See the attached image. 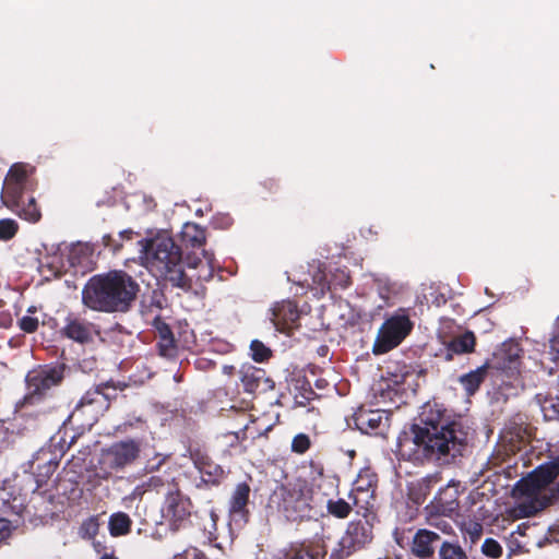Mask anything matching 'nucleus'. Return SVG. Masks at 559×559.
I'll return each mask as SVG.
<instances>
[{"label":"nucleus","instance_id":"nucleus-1","mask_svg":"<svg viewBox=\"0 0 559 559\" xmlns=\"http://www.w3.org/2000/svg\"><path fill=\"white\" fill-rule=\"evenodd\" d=\"M468 426L444 404L428 401L421 406L419 424L411 426L397 440V452L413 463L462 455L467 444Z\"/></svg>","mask_w":559,"mask_h":559},{"label":"nucleus","instance_id":"nucleus-2","mask_svg":"<svg viewBox=\"0 0 559 559\" xmlns=\"http://www.w3.org/2000/svg\"><path fill=\"white\" fill-rule=\"evenodd\" d=\"M140 285L123 270H110L88 278L82 289V304L97 312L126 313L134 304Z\"/></svg>","mask_w":559,"mask_h":559},{"label":"nucleus","instance_id":"nucleus-3","mask_svg":"<svg viewBox=\"0 0 559 559\" xmlns=\"http://www.w3.org/2000/svg\"><path fill=\"white\" fill-rule=\"evenodd\" d=\"M146 258L151 267L166 283L183 292H189L192 288V280L186 274L185 264L195 269L201 260L187 258V262H185L181 248L171 237L157 236L150 240L146 247Z\"/></svg>","mask_w":559,"mask_h":559},{"label":"nucleus","instance_id":"nucleus-4","mask_svg":"<svg viewBox=\"0 0 559 559\" xmlns=\"http://www.w3.org/2000/svg\"><path fill=\"white\" fill-rule=\"evenodd\" d=\"M559 476V455L540 464L526 477L521 478L515 489L521 496L531 500L519 506L522 516H533L559 500V483L548 489L547 493H540L543 489L552 484Z\"/></svg>","mask_w":559,"mask_h":559},{"label":"nucleus","instance_id":"nucleus-5","mask_svg":"<svg viewBox=\"0 0 559 559\" xmlns=\"http://www.w3.org/2000/svg\"><path fill=\"white\" fill-rule=\"evenodd\" d=\"M312 493L307 480L296 479L277 486L271 493L269 503L289 522L318 520L325 513L313 503Z\"/></svg>","mask_w":559,"mask_h":559},{"label":"nucleus","instance_id":"nucleus-6","mask_svg":"<svg viewBox=\"0 0 559 559\" xmlns=\"http://www.w3.org/2000/svg\"><path fill=\"white\" fill-rule=\"evenodd\" d=\"M64 364H47L29 370L25 377L26 394L22 406H38L53 395L64 380Z\"/></svg>","mask_w":559,"mask_h":559},{"label":"nucleus","instance_id":"nucleus-7","mask_svg":"<svg viewBox=\"0 0 559 559\" xmlns=\"http://www.w3.org/2000/svg\"><path fill=\"white\" fill-rule=\"evenodd\" d=\"M414 330L409 308L386 313L376 335L372 353L383 355L400 346Z\"/></svg>","mask_w":559,"mask_h":559},{"label":"nucleus","instance_id":"nucleus-8","mask_svg":"<svg viewBox=\"0 0 559 559\" xmlns=\"http://www.w3.org/2000/svg\"><path fill=\"white\" fill-rule=\"evenodd\" d=\"M373 539V526L368 520H353L332 549L329 559H347L366 548Z\"/></svg>","mask_w":559,"mask_h":559},{"label":"nucleus","instance_id":"nucleus-9","mask_svg":"<svg viewBox=\"0 0 559 559\" xmlns=\"http://www.w3.org/2000/svg\"><path fill=\"white\" fill-rule=\"evenodd\" d=\"M141 442L135 439H126L111 443L103 449L99 457V468L105 474L123 471L132 465L140 456Z\"/></svg>","mask_w":559,"mask_h":559},{"label":"nucleus","instance_id":"nucleus-10","mask_svg":"<svg viewBox=\"0 0 559 559\" xmlns=\"http://www.w3.org/2000/svg\"><path fill=\"white\" fill-rule=\"evenodd\" d=\"M108 409V397L98 390H87L81 397L68 421L80 428H92Z\"/></svg>","mask_w":559,"mask_h":559},{"label":"nucleus","instance_id":"nucleus-11","mask_svg":"<svg viewBox=\"0 0 559 559\" xmlns=\"http://www.w3.org/2000/svg\"><path fill=\"white\" fill-rule=\"evenodd\" d=\"M192 507L191 499L183 495L177 485L167 491L162 514L171 531L177 532L187 524Z\"/></svg>","mask_w":559,"mask_h":559},{"label":"nucleus","instance_id":"nucleus-12","mask_svg":"<svg viewBox=\"0 0 559 559\" xmlns=\"http://www.w3.org/2000/svg\"><path fill=\"white\" fill-rule=\"evenodd\" d=\"M52 444L40 448L27 462V469L36 483L35 490L47 485L59 466L60 459L64 453L63 447L59 451L52 449Z\"/></svg>","mask_w":559,"mask_h":559},{"label":"nucleus","instance_id":"nucleus-13","mask_svg":"<svg viewBox=\"0 0 559 559\" xmlns=\"http://www.w3.org/2000/svg\"><path fill=\"white\" fill-rule=\"evenodd\" d=\"M378 488V475L370 467L362 468L348 493V498L353 501V506L357 509V513H362L366 518L367 513L372 509L376 500V490Z\"/></svg>","mask_w":559,"mask_h":559},{"label":"nucleus","instance_id":"nucleus-14","mask_svg":"<svg viewBox=\"0 0 559 559\" xmlns=\"http://www.w3.org/2000/svg\"><path fill=\"white\" fill-rule=\"evenodd\" d=\"M189 453L194 467L201 474V480L197 485L198 488L217 487L223 483L226 477L223 466L215 463L205 450L194 448L190 449Z\"/></svg>","mask_w":559,"mask_h":559},{"label":"nucleus","instance_id":"nucleus-15","mask_svg":"<svg viewBox=\"0 0 559 559\" xmlns=\"http://www.w3.org/2000/svg\"><path fill=\"white\" fill-rule=\"evenodd\" d=\"M60 334L64 338L85 345L94 341V336L98 334V331L96 324L88 321L85 317L80 313L69 312L63 319Z\"/></svg>","mask_w":559,"mask_h":559},{"label":"nucleus","instance_id":"nucleus-16","mask_svg":"<svg viewBox=\"0 0 559 559\" xmlns=\"http://www.w3.org/2000/svg\"><path fill=\"white\" fill-rule=\"evenodd\" d=\"M388 421L389 417L383 411L359 406L349 419L348 425L353 424L361 433L377 436L383 433L388 427Z\"/></svg>","mask_w":559,"mask_h":559},{"label":"nucleus","instance_id":"nucleus-17","mask_svg":"<svg viewBox=\"0 0 559 559\" xmlns=\"http://www.w3.org/2000/svg\"><path fill=\"white\" fill-rule=\"evenodd\" d=\"M237 374L246 393H265L275 388V382L267 377L266 371L251 364H242Z\"/></svg>","mask_w":559,"mask_h":559},{"label":"nucleus","instance_id":"nucleus-18","mask_svg":"<svg viewBox=\"0 0 559 559\" xmlns=\"http://www.w3.org/2000/svg\"><path fill=\"white\" fill-rule=\"evenodd\" d=\"M441 543V536L437 532L419 528L409 543V552L418 559H433Z\"/></svg>","mask_w":559,"mask_h":559},{"label":"nucleus","instance_id":"nucleus-19","mask_svg":"<svg viewBox=\"0 0 559 559\" xmlns=\"http://www.w3.org/2000/svg\"><path fill=\"white\" fill-rule=\"evenodd\" d=\"M300 312L295 301L283 300L272 308V322L277 331L289 334L298 326Z\"/></svg>","mask_w":559,"mask_h":559},{"label":"nucleus","instance_id":"nucleus-20","mask_svg":"<svg viewBox=\"0 0 559 559\" xmlns=\"http://www.w3.org/2000/svg\"><path fill=\"white\" fill-rule=\"evenodd\" d=\"M459 497V484L450 483L439 489L428 508H430L432 512L437 514L451 515L460 507Z\"/></svg>","mask_w":559,"mask_h":559},{"label":"nucleus","instance_id":"nucleus-21","mask_svg":"<svg viewBox=\"0 0 559 559\" xmlns=\"http://www.w3.org/2000/svg\"><path fill=\"white\" fill-rule=\"evenodd\" d=\"M26 509V499L13 487L0 488V519L22 516Z\"/></svg>","mask_w":559,"mask_h":559},{"label":"nucleus","instance_id":"nucleus-22","mask_svg":"<svg viewBox=\"0 0 559 559\" xmlns=\"http://www.w3.org/2000/svg\"><path fill=\"white\" fill-rule=\"evenodd\" d=\"M153 328L158 334L157 348L160 356L174 358L177 356V345L173 331L159 314H156L152 321Z\"/></svg>","mask_w":559,"mask_h":559},{"label":"nucleus","instance_id":"nucleus-23","mask_svg":"<svg viewBox=\"0 0 559 559\" xmlns=\"http://www.w3.org/2000/svg\"><path fill=\"white\" fill-rule=\"evenodd\" d=\"M476 336L472 331L453 336L444 348V360L450 361L455 355L471 354L475 350Z\"/></svg>","mask_w":559,"mask_h":559},{"label":"nucleus","instance_id":"nucleus-24","mask_svg":"<svg viewBox=\"0 0 559 559\" xmlns=\"http://www.w3.org/2000/svg\"><path fill=\"white\" fill-rule=\"evenodd\" d=\"M441 480L439 473L427 475L411 481L407 486V496L416 504L425 502L432 488Z\"/></svg>","mask_w":559,"mask_h":559},{"label":"nucleus","instance_id":"nucleus-25","mask_svg":"<svg viewBox=\"0 0 559 559\" xmlns=\"http://www.w3.org/2000/svg\"><path fill=\"white\" fill-rule=\"evenodd\" d=\"M251 488L246 481L236 485L229 499V513L231 516H239L247 520L249 515L248 503L250 500Z\"/></svg>","mask_w":559,"mask_h":559},{"label":"nucleus","instance_id":"nucleus-26","mask_svg":"<svg viewBox=\"0 0 559 559\" xmlns=\"http://www.w3.org/2000/svg\"><path fill=\"white\" fill-rule=\"evenodd\" d=\"M488 370V364H485L477 369L469 371L460 377V383L466 391L467 395H473L479 389L480 384L485 381Z\"/></svg>","mask_w":559,"mask_h":559},{"label":"nucleus","instance_id":"nucleus-27","mask_svg":"<svg viewBox=\"0 0 559 559\" xmlns=\"http://www.w3.org/2000/svg\"><path fill=\"white\" fill-rule=\"evenodd\" d=\"M132 520L124 512H116L109 516L108 530L112 537L126 536L131 532Z\"/></svg>","mask_w":559,"mask_h":559},{"label":"nucleus","instance_id":"nucleus-28","mask_svg":"<svg viewBox=\"0 0 559 559\" xmlns=\"http://www.w3.org/2000/svg\"><path fill=\"white\" fill-rule=\"evenodd\" d=\"M12 206L20 217L31 223H36L41 217L40 210L33 197H26Z\"/></svg>","mask_w":559,"mask_h":559},{"label":"nucleus","instance_id":"nucleus-29","mask_svg":"<svg viewBox=\"0 0 559 559\" xmlns=\"http://www.w3.org/2000/svg\"><path fill=\"white\" fill-rule=\"evenodd\" d=\"M317 393L307 380H297L294 386V405L305 407L317 397Z\"/></svg>","mask_w":559,"mask_h":559},{"label":"nucleus","instance_id":"nucleus-30","mask_svg":"<svg viewBox=\"0 0 559 559\" xmlns=\"http://www.w3.org/2000/svg\"><path fill=\"white\" fill-rule=\"evenodd\" d=\"M326 513L329 515H332L335 519L344 520L347 519L355 506H353V502L349 503L346 500L340 498V499H328L326 500Z\"/></svg>","mask_w":559,"mask_h":559},{"label":"nucleus","instance_id":"nucleus-31","mask_svg":"<svg viewBox=\"0 0 559 559\" xmlns=\"http://www.w3.org/2000/svg\"><path fill=\"white\" fill-rule=\"evenodd\" d=\"M536 400L546 420H559V395L552 397L537 394Z\"/></svg>","mask_w":559,"mask_h":559},{"label":"nucleus","instance_id":"nucleus-32","mask_svg":"<svg viewBox=\"0 0 559 559\" xmlns=\"http://www.w3.org/2000/svg\"><path fill=\"white\" fill-rule=\"evenodd\" d=\"M439 559H468L465 550L456 543L443 540L439 546Z\"/></svg>","mask_w":559,"mask_h":559},{"label":"nucleus","instance_id":"nucleus-33","mask_svg":"<svg viewBox=\"0 0 559 559\" xmlns=\"http://www.w3.org/2000/svg\"><path fill=\"white\" fill-rule=\"evenodd\" d=\"M26 187H27V183H16V182L4 181V186H3L4 198L11 203V205H14L19 201L26 198V195H25Z\"/></svg>","mask_w":559,"mask_h":559},{"label":"nucleus","instance_id":"nucleus-34","mask_svg":"<svg viewBox=\"0 0 559 559\" xmlns=\"http://www.w3.org/2000/svg\"><path fill=\"white\" fill-rule=\"evenodd\" d=\"M99 525V520L96 515L85 519L79 528L80 537L86 540L94 539L98 534Z\"/></svg>","mask_w":559,"mask_h":559},{"label":"nucleus","instance_id":"nucleus-35","mask_svg":"<svg viewBox=\"0 0 559 559\" xmlns=\"http://www.w3.org/2000/svg\"><path fill=\"white\" fill-rule=\"evenodd\" d=\"M309 466L313 481H317L320 478L321 480L328 481L331 486L337 488L340 481L338 477L325 475L324 465L321 462L311 460Z\"/></svg>","mask_w":559,"mask_h":559},{"label":"nucleus","instance_id":"nucleus-36","mask_svg":"<svg viewBox=\"0 0 559 559\" xmlns=\"http://www.w3.org/2000/svg\"><path fill=\"white\" fill-rule=\"evenodd\" d=\"M226 432L222 436L224 444L228 448L229 453L234 452L242 453L245 452V447H242V441L246 439V432Z\"/></svg>","mask_w":559,"mask_h":559},{"label":"nucleus","instance_id":"nucleus-37","mask_svg":"<svg viewBox=\"0 0 559 559\" xmlns=\"http://www.w3.org/2000/svg\"><path fill=\"white\" fill-rule=\"evenodd\" d=\"M165 486V480L160 476H151L142 486H138L134 488L132 492V498H136L142 496L144 491L155 490L159 491Z\"/></svg>","mask_w":559,"mask_h":559},{"label":"nucleus","instance_id":"nucleus-38","mask_svg":"<svg viewBox=\"0 0 559 559\" xmlns=\"http://www.w3.org/2000/svg\"><path fill=\"white\" fill-rule=\"evenodd\" d=\"M312 445L311 439L307 433L300 432L297 433L290 443V450L293 453L298 455L305 454L308 450H310Z\"/></svg>","mask_w":559,"mask_h":559},{"label":"nucleus","instance_id":"nucleus-39","mask_svg":"<svg viewBox=\"0 0 559 559\" xmlns=\"http://www.w3.org/2000/svg\"><path fill=\"white\" fill-rule=\"evenodd\" d=\"M250 350L252 359L257 362L266 361L272 356V350L259 340L251 342Z\"/></svg>","mask_w":559,"mask_h":559},{"label":"nucleus","instance_id":"nucleus-40","mask_svg":"<svg viewBox=\"0 0 559 559\" xmlns=\"http://www.w3.org/2000/svg\"><path fill=\"white\" fill-rule=\"evenodd\" d=\"M4 181L28 185V175L25 166L23 164L11 166Z\"/></svg>","mask_w":559,"mask_h":559},{"label":"nucleus","instance_id":"nucleus-41","mask_svg":"<svg viewBox=\"0 0 559 559\" xmlns=\"http://www.w3.org/2000/svg\"><path fill=\"white\" fill-rule=\"evenodd\" d=\"M481 552L488 558L497 559L502 556L503 549L498 540L489 537L484 540Z\"/></svg>","mask_w":559,"mask_h":559},{"label":"nucleus","instance_id":"nucleus-42","mask_svg":"<svg viewBox=\"0 0 559 559\" xmlns=\"http://www.w3.org/2000/svg\"><path fill=\"white\" fill-rule=\"evenodd\" d=\"M19 230V225L14 219L3 218L0 219V240L12 239Z\"/></svg>","mask_w":559,"mask_h":559},{"label":"nucleus","instance_id":"nucleus-43","mask_svg":"<svg viewBox=\"0 0 559 559\" xmlns=\"http://www.w3.org/2000/svg\"><path fill=\"white\" fill-rule=\"evenodd\" d=\"M14 442V431L5 421H0V454Z\"/></svg>","mask_w":559,"mask_h":559},{"label":"nucleus","instance_id":"nucleus-44","mask_svg":"<svg viewBox=\"0 0 559 559\" xmlns=\"http://www.w3.org/2000/svg\"><path fill=\"white\" fill-rule=\"evenodd\" d=\"M17 324L23 332L32 334L37 331L39 321L36 317L24 316L19 319Z\"/></svg>","mask_w":559,"mask_h":559},{"label":"nucleus","instance_id":"nucleus-45","mask_svg":"<svg viewBox=\"0 0 559 559\" xmlns=\"http://www.w3.org/2000/svg\"><path fill=\"white\" fill-rule=\"evenodd\" d=\"M102 245L104 248L112 251L114 253L118 252L122 248V241L119 237H114L110 234H106L102 237Z\"/></svg>","mask_w":559,"mask_h":559},{"label":"nucleus","instance_id":"nucleus-46","mask_svg":"<svg viewBox=\"0 0 559 559\" xmlns=\"http://www.w3.org/2000/svg\"><path fill=\"white\" fill-rule=\"evenodd\" d=\"M90 390H98L103 395L107 396L108 407L110 406L111 401L117 397V389L109 382L100 383L94 388H91Z\"/></svg>","mask_w":559,"mask_h":559},{"label":"nucleus","instance_id":"nucleus-47","mask_svg":"<svg viewBox=\"0 0 559 559\" xmlns=\"http://www.w3.org/2000/svg\"><path fill=\"white\" fill-rule=\"evenodd\" d=\"M168 456L157 453L153 457L148 459L145 465V471L148 473H153L158 471L160 466L167 461Z\"/></svg>","mask_w":559,"mask_h":559},{"label":"nucleus","instance_id":"nucleus-48","mask_svg":"<svg viewBox=\"0 0 559 559\" xmlns=\"http://www.w3.org/2000/svg\"><path fill=\"white\" fill-rule=\"evenodd\" d=\"M466 533L468 534L471 542L476 543L481 537L484 527L478 522H471L466 527Z\"/></svg>","mask_w":559,"mask_h":559},{"label":"nucleus","instance_id":"nucleus-49","mask_svg":"<svg viewBox=\"0 0 559 559\" xmlns=\"http://www.w3.org/2000/svg\"><path fill=\"white\" fill-rule=\"evenodd\" d=\"M171 559H206L203 551L194 549L193 551L185 550L179 554H175Z\"/></svg>","mask_w":559,"mask_h":559},{"label":"nucleus","instance_id":"nucleus-50","mask_svg":"<svg viewBox=\"0 0 559 559\" xmlns=\"http://www.w3.org/2000/svg\"><path fill=\"white\" fill-rule=\"evenodd\" d=\"M261 187L269 193H276L280 190V181L275 178H265L261 182Z\"/></svg>","mask_w":559,"mask_h":559},{"label":"nucleus","instance_id":"nucleus-51","mask_svg":"<svg viewBox=\"0 0 559 559\" xmlns=\"http://www.w3.org/2000/svg\"><path fill=\"white\" fill-rule=\"evenodd\" d=\"M166 306V298L162 293L153 292V295L151 297V308H156L158 310H162Z\"/></svg>","mask_w":559,"mask_h":559},{"label":"nucleus","instance_id":"nucleus-52","mask_svg":"<svg viewBox=\"0 0 559 559\" xmlns=\"http://www.w3.org/2000/svg\"><path fill=\"white\" fill-rule=\"evenodd\" d=\"M290 559H317L308 549L300 548L294 551Z\"/></svg>","mask_w":559,"mask_h":559},{"label":"nucleus","instance_id":"nucleus-53","mask_svg":"<svg viewBox=\"0 0 559 559\" xmlns=\"http://www.w3.org/2000/svg\"><path fill=\"white\" fill-rule=\"evenodd\" d=\"M193 247H202L205 242L203 230H197V234L190 239Z\"/></svg>","mask_w":559,"mask_h":559},{"label":"nucleus","instance_id":"nucleus-54","mask_svg":"<svg viewBox=\"0 0 559 559\" xmlns=\"http://www.w3.org/2000/svg\"><path fill=\"white\" fill-rule=\"evenodd\" d=\"M550 347L557 354V359H559V332L555 333L550 338Z\"/></svg>","mask_w":559,"mask_h":559},{"label":"nucleus","instance_id":"nucleus-55","mask_svg":"<svg viewBox=\"0 0 559 559\" xmlns=\"http://www.w3.org/2000/svg\"><path fill=\"white\" fill-rule=\"evenodd\" d=\"M404 533V531H400L399 528H396L393 533L394 539L400 547H404V542L406 539Z\"/></svg>","mask_w":559,"mask_h":559},{"label":"nucleus","instance_id":"nucleus-56","mask_svg":"<svg viewBox=\"0 0 559 559\" xmlns=\"http://www.w3.org/2000/svg\"><path fill=\"white\" fill-rule=\"evenodd\" d=\"M559 540L557 538L551 537L550 534L544 536L542 540L538 542V547H544L546 545L558 543Z\"/></svg>","mask_w":559,"mask_h":559},{"label":"nucleus","instance_id":"nucleus-57","mask_svg":"<svg viewBox=\"0 0 559 559\" xmlns=\"http://www.w3.org/2000/svg\"><path fill=\"white\" fill-rule=\"evenodd\" d=\"M341 277L342 278H341L340 285H341L342 288H346V287H348L352 284L350 276L347 273L342 271L341 272Z\"/></svg>","mask_w":559,"mask_h":559},{"label":"nucleus","instance_id":"nucleus-58","mask_svg":"<svg viewBox=\"0 0 559 559\" xmlns=\"http://www.w3.org/2000/svg\"><path fill=\"white\" fill-rule=\"evenodd\" d=\"M133 230L132 229H124L118 234V237L121 241L123 240H130L133 237Z\"/></svg>","mask_w":559,"mask_h":559},{"label":"nucleus","instance_id":"nucleus-59","mask_svg":"<svg viewBox=\"0 0 559 559\" xmlns=\"http://www.w3.org/2000/svg\"><path fill=\"white\" fill-rule=\"evenodd\" d=\"M237 371L238 370L233 365H224L222 368V372L226 376H234L235 373H237Z\"/></svg>","mask_w":559,"mask_h":559},{"label":"nucleus","instance_id":"nucleus-60","mask_svg":"<svg viewBox=\"0 0 559 559\" xmlns=\"http://www.w3.org/2000/svg\"><path fill=\"white\" fill-rule=\"evenodd\" d=\"M318 354L320 356H323L325 357L328 354H329V347L326 345H321L319 348H318Z\"/></svg>","mask_w":559,"mask_h":559},{"label":"nucleus","instance_id":"nucleus-61","mask_svg":"<svg viewBox=\"0 0 559 559\" xmlns=\"http://www.w3.org/2000/svg\"><path fill=\"white\" fill-rule=\"evenodd\" d=\"M548 534H550V535L559 534V523L549 526Z\"/></svg>","mask_w":559,"mask_h":559},{"label":"nucleus","instance_id":"nucleus-62","mask_svg":"<svg viewBox=\"0 0 559 559\" xmlns=\"http://www.w3.org/2000/svg\"><path fill=\"white\" fill-rule=\"evenodd\" d=\"M99 559H119V558L116 557L114 552H110V554L106 552Z\"/></svg>","mask_w":559,"mask_h":559},{"label":"nucleus","instance_id":"nucleus-63","mask_svg":"<svg viewBox=\"0 0 559 559\" xmlns=\"http://www.w3.org/2000/svg\"><path fill=\"white\" fill-rule=\"evenodd\" d=\"M224 219L226 221V226L230 225L231 218L229 216H225Z\"/></svg>","mask_w":559,"mask_h":559},{"label":"nucleus","instance_id":"nucleus-64","mask_svg":"<svg viewBox=\"0 0 559 559\" xmlns=\"http://www.w3.org/2000/svg\"><path fill=\"white\" fill-rule=\"evenodd\" d=\"M447 528H450L451 530V525L448 524V523H444L443 527H442V531L443 532H448Z\"/></svg>","mask_w":559,"mask_h":559}]
</instances>
